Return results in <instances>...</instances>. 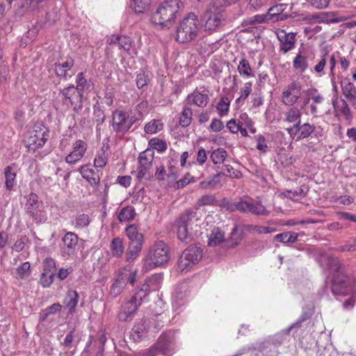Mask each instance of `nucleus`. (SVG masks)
<instances>
[{"label":"nucleus","mask_w":356,"mask_h":356,"mask_svg":"<svg viewBox=\"0 0 356 356\" xmlns=\"http://www.w3.org/2000/svg\"><path fill=\"white\" fill-rule=\"evenodd\" d=\"M136 122L134 116H130L127 111L115 110L112 113L111 126L113 130L118 134L127 133Z\"/></svg>","instance_id":"9"},{"label":"nucleus","mask_w":356,"mask_h":356,"mask_svg":"<svg viewBox=\"0 0 356 356\" xmlns=\"http://www.w3.org/2000/svg\"><path fill=\"white\" fill-rule=\"evenodd\" d=\"M153 160L154 156L151 151L146 150L140 154L137 169V177L139 179L144 178L149 174V171L152 166Z\"/></svg>","instance_id":"16"},{"label":"nucleus","mask_w":356,"mask_h":356,"mask_svg":"<svg viewBox=\"0 0 356 356\" xmlns=\"http://www.w3.org/2000/svg\"><path fill=\"white\" fill-rule=\"evenodd\" d=\"M136 270L131 271L127 269H124L120 271L115 282L113 283L111 287L110 293L113 297L119 296L126 286L127 284L134 285L136 281Z\"/></svg>","instance_id":"11"},{"label":"nucleus","mask_w":356,"mask_h":356,"mask_svg":"<svg viewBox=\"0 0 356 356\" xmlns=\"http://www.w3.org/2000/svg\"><path fill=\"white\" fill-rule=\"evenodd\" d=\"M231 178L239 179L242 177V173L237 170H234L230 165H224L222 167V170L219 173Z\"/></svg>","instance_id":"48"},{"label":"nucleus","mask_w":356,"mask_h":356,"mask_svg":"<svg viewBox=\"0 0 356 356\" xmlns=\"http://www.w3.org/2000/svg\"><path fill=\"white\" fill-rule=\"evenodd\" d=\"M315 126L308 122L302 124L300 131L298 136V140H302L308 138L315 131Z\"/></svg>","instance_id":"49"},{"label":"nucleus","mask_w":356,"mask_h":356,"mask_svg":"<svg viewBox=\"0 0 356 356\" xmlns=\"http://www.w3.org/2000/svg\"><path fill=\"white\" fill-rule=\"evenodd\" d=\"M30 267L31 265L29 262L26 261L23 263L16 269V278L24 279L28 277L30 274Z\"/></svg>","instance_id":"54"},{"label":"nucleus","mask_w":356,"mask_h":356,"mask_svg":"<svg viewBox=\"0 0 356 356\" xmlns=\"http://www.w3.org/2000/svg\"><path fill=\"white\" fill-rule=\"evenodd\" d=\"M200 25L197 16L190 13L179 22L177 29L176 40L181 43L194 40L198 35Z\"/></svg>","instance_id":"2"},{"label":"nucleus","mask_w":356,"mask_h":356,"mask_svg":"<svg viewBox=\"0 0 356 356\" xmlns=\"http://www.w3.org/2000/svg\"><path fill=\"white\" fill-rule=\"evenodd\" d=\"M305 19L314 20L318 23L331 24L339 23L346 20L343 17L338 16L337 12H322L307 16Z\"/></svg>","instance_id":"18"},{"label":"nucleus","mask_w":356,"mask_h":356,"mask_svg":"<svg viewBox=\"0 0 356 356\" xmlns=\"http://www.w3.org/2000/svg\"><path fill=\"white\" fill-rule=\"evenodd\" d=\"M90 224V218L87 214H78L74 220V226L77 229H83Z\"/></svg>","instance_id":"52"},{"label":"nucleus","mask_w":356,"mask_h":356,"mask_svg":"<svg viewBox=\"0 0 356 356\" xmlns=\"http://www.w3.org/2000/svg\"><path fill=\"white\" fill-rule=\"evenodd\" d=\"M79 172L82 177L86 179L92 186H97L99 184L100 177L98 173L90 167V165L81 166Z\"/></svg>","instance_id":"25"},{"label":"nucleus","mask_w":356,"mask_h":356,"mask_svg":"<svg viewBox=\"0 0 356 356\" xmlns=\"http://www.w3.org/2000/svg\"><path fill=\"white\" fill-rule=\"evenodd\" d=\"M136 216V211L133 207L127 206L123 207L118 216V219L120 222H129L134 220Z\"/></svg>","instance_id":"36"},{"label":"nucleus","mask_w":356,"mask_h":356,"mask_svg":"<svg viewBox=\"0 0 356 356\" xmlns=\"http://www.w3.org/2000/svg\"><path fill=\"white\" fill-rule=\"evenodd\" d=\"M341 106L340 108H337L336 102L333 101L332 104L333 107L336 112H340L345 118V119L348 121H350L353 118L350 109L348 106V103L346 100L341 99Z\"/></svg>","instance_id":"45"},{"label":"nucleus","mask_w":356,"mask_h":356,"mask_svg":"<svg viewBox=\"0 0 356 356\" xmlns=\"http://www.w3.org/2000/svg\"><path fill=\"white\" fill-rule=\"evenodd\" d=\"M79 294L75 290H69L64 298V305L69 309L70 314L75 312V308L78 304Z\"/></svg>","instance_id":"29"},{"label":"nucleus","mask_w":356,"mask_h":356,"mask_svg":"<svg viewBox=\"0 0 356 356\" xmlns=\"http://www.w3.org/2000/svg\"><path fill=\"white\" fill-rule=\"evenodd\" d=\"M93 115L95 122H97V129H99V126L103 124L105 121V115L103 110H102L99 106H94L93 109Z\"/></svg>","instance_id":"59"},{"label":"nucleus","mask_w":356,"mask_h":356,"mask_svg":"<svg viewBox=\"0 0 356 356\" xmlns=\"http://www.w3.org/2000/svg\"><path fill=\"white\" fill-rule=\"evenodd\" d=\"M163 280V275L161 274H154L151 277H148L145 282L142 284L138 289H143L146 287L145 291H144L145 298L147 297L149 291H156L160 286V284Z\"/></svg>","instance_id":"28"},{"label":"nucleus","mask_w":356,"mask_h":356,"mask_svg":"<svg viewBox=\"0 0 356 356\" xmlns=\"http://www.w3.org/2000/svg\"><path fill=\"white\" fill-rule=\"evenodd\" d=\"M149 146L151 148L156 149L160 152H163L167 149L166 143L164 140L157 138H152L149 142Z\"/></svg>","instance_id":"53"},{"label":"nucleus","mask_w":356,"mask_h":356,"mask_svg":"<svg viewBox=\"0 0 356 356\" xmlns=\"http://www.w3.org/2000/svg\"><path fill=\"white\" fill-rule=\"evenodd\" d=\"M329 53L327 49L322 51V55L317 64L314 66V71L316 73H322L327 62Z\"/></svg>","instance_id":"51"},{"label":"nucleus","mask_w":356,"mask_h":356,"mask_svg":"<svg viewBox=\"0 0 356 356\" xmlns=\"http://www.w3.org/2000/svg\"><path fill=\"white\" fill-rule=\"evenodd\" d=\"M76 86L75 88L80 91L81 93H83L84 90L88 89L89 88V83L85 78L83 72H80L77 74L76 79Z\"/></svg>","instance_id":"55"},{"label":"nucleus","mask_w":356,"mask_h":356,"mask_svg":"<svg viewBox=\"0 0 356 356\" xmlns=\"http://www.w3.org/2000/svg\"><path fill=\"white\" fill-rule=\"evenodd\" d=\"M237 70L241 76L246 77H251L254 76L252 69L249 62L245 58H242L240 60Z\"/></svg>","instance_id":"38"},{"label":"nucleus","mask_w":356,"mask_h":356,"mask_svg":"<svg viewBox=\"0 0 356 356\" xmlns=\"http://www.w3.org/2000/svg\"><path fill=\"white\" fill-rule=\"evenodd\" d=\"M227 209L230 211H238L243 213H251L256 216H267L270 211L260 201H254L251 198L241 199L239 202L226 204Z\"/></svg>","instance_id":"4"},{"label":"nucleus","mask_w":356,"mask_h":356,"mask_svg":"<svg viewBox=\"0 0 356 356\" xmlns=\"http://www.w3.org/2000/svg\"><path fill=\"white\" fill-rule=\"evenodd\" d=\"M306 95L311 97L312 101L309 105V108L311 113L314 116H317V104H321L324 101L323 96L316 88H309L306 91Z\"/></svg>","instance_id":"27"},{"label":"nucleus","mask_w":356,"mask_h":356,"mask_svg":"<svg viewBox=\"0 0 356 356\" xmlns=\"http://www.w3.org/2000/svg\"><path fill=\"white\" fill-rule=\"evenodd\" d=\"M340 83L343 96L352 103L353 106H356V88L355 85L348 78L343 79Z\"/></svg>","instance_id":"22"},{"label":"nucleus","mask_w":356,"mask_h":356,"mask_svg":"<svg viewBox=\"0 0 356 356\" xmlns=\"http://www.w3.org/2000/svg\"><path fill=\"white\" fill-rule=\"evenodd\" d=\"M49 138V131L42 124L36 125L24 139V143L29 151L35 152L44 146Z\"/></svg>","instance_id":"7"},{"label":"nucleus","mask_w":356,"mask_h":356,"mask_svg":"<svg viewBox=\"0 0 356 356\" xmlns=\"http://www.w3.org/2000/svg\"><path fill=\"white\" fill-rule=\"evenodd\" d=\"M216 201V197L212 194H206L201 196L197 201V204L199 207H204L208 205H213Z\"/></svg>","instance_id":"56"},{"label":"nucleus","mask_w":356,"mask_h":356,"mask_svg":"<svg viewBox=\"0 0 356 356\" xmlns=\"http://www.w3.org/2000/svg\"><path fill=\"white\" fill-rule=\"evenodd\" d=\"M111 251L113 257H119L124 252V245L122 240L119 238H114L111 243Z\"/></svg>","instance_id":"41"},{"label":"nucleus","mask_w":356,"mask_h":356,"mask_svg":"<svg viewBox=\"0 0 356 356\" xmlns=\"http://www.w3.org/2000/svg\"><path fill=\"white\" fill-rule=\"evenodd\" d=\"M283 195L292 200H298L305 196L304 191L301 188H297L294 190L286 191Z\"/></svg>","instance_id":"57"},{"label":"nucleus","mask_w":356,"mask_h":356,"mask_svg":"<svg viewBox=\"0 0 356 356\" xmlns=\"http://www.w3.org/2000/svg\"><path fill=\"white\" fill-rule=\"evenodd\" d=\"M241 240L242 235L238 232V225H235L230 233V236L227 239V245L230 248H234L240 243Z\"/></svg>","instance_id":"47"},{"label":"nucleus","mask_w":356,"mask_h":356,"mask_svg":"<svg viewBox=\"0 0 356 356\" xmlns=\"http://www.w3.org/2000/svg\"><path fill=\"white\" fill-rule=\"evenodd\" d=\"M183 7L182 0H165L153 13L152 22L163 28H169L175 22Z\"/></svg>","instance_id":"1"},{"label":"nucleus","mask_w":356,"mask_h":356,"mask_svg":"<svg viewBox=\"0 0 356 356\" xmlns=\"http://www.w3.org/2000/svg\"><path fill=\"white\" fill-rule=\"evenodd\" d=\"M6 187L8 190H11L15 183L16 170L12 165H8L5 168Z\"/></svg>","instance_id":"35"},{"label":"nucleus","mask_w":356,"mask_h":356,"mask_svg":"<svg viewBox=\"0 0 356 356\" xmlns=\"http://www.w3.org/2000/svg\"><path fill=\"white\" fill-rule=\"evenodd\" d=\"M202 257V249L197 246L191 245L181 255L178 261V268L181 271H188L197 264Z\"/></svg>","instance_id":"10"},{"label":"nucleus","mask_w":356,"mask_h":356,"mask_svg":"<svg viewBox=\"0 0 356 356\" xmlns=\"http://www.w3.org/2000/svg\"><path fill=\"white\" fill-rule=\"evenodd\" d=\"M286 4L280 3L270 8L267 13L268 19H270L271 23L286 19L288 15L283 14V12L286 9Z\"/></svg>","instance_id":"23"},{"label":"nucleus","mask_w":356,"mask_h":356,"mask_svg":"<svg viewBox=\"0 0 356 356\" xmlns=\"http://www.w3.org/2000/svg\"><path fill=\"white\" fill-rule=\"evenodd\" d=\"M79 242V236L74 232H67L62 238L60 247V255L65 259H68L76 253Z\"/></svg>","instance_id":"14"},{"label":"nucleus","mask_w":356,"mask_h":356,"mask_svg":"<svg viewBox=\"0 0 356 356\" xmlns=\"http://www.w3.org/2000/svg\"><path fill=\"white\" fill-rule=\"evenodd\" d=\"M216 108L220 115H226L229 108V102L227 98H222L218 103Z\"/></svg>","instance_id":"61"},{"label":"nucleus","mask_w":356,"mask_h":356,"mask_svg":"<svg viewBox=\"0 0 356 356\" xmlns=\"http://www.w3.org/2000/svg\"><path fill=\"white\" fill-rule=\"evenodd\" d=\"M208 237V245L215 247L225 241V232L219 227H213Z\"/></svg>","instance_id":"30"},{"label":"nucleus","mask_w":356,"mask_h":356,"mask_svg":"<svg viewBox=\"0 0 356 356\" xmlns=\"http://www.w3.org/2000/svg\"><path fill=\"white\" fill-rule=\"evenodd\" d=\"M61 93L65 99L69 101L74 111H78L82 108L83 93L76 90L74 85L64 88Z\"/></svg>","instance_id":"17"},{"label":"nucleus","mask_w":356,"mask_h":356,"mask_svg":"<svg viewBox=\"0 0 356 356\" xmlns=\"http://www.w3.org/2000/svg\"><path fill=\"white\" fill-rule=\"evenodd\" d=\"M220 174L214 175L207 180L202 181L200 183L199 186L202 189L215 188L217 186H222V183L220 179Z\"/></svg>","instance_id":"37"},{"label":"nucleus","mask_w":356,"mask_h":356,"mask_svg":"<svg viewBox=\"0 0 356 356\" xmlns=\"http://www.w3.org/2000/svg\"><path fill=\"white\" fill-rule=\"evenodd\" d=\"M243 230L250 233H255L258 234H269L275 232V229L274 228L257 225H243Z\"/></svg>","instance_id":"33"},{"label":"nucleus","mask_w":356,"mask_h":356,"mask_svg":"<svg viewBox=\"0 0 356 356\" xmlns=\"http://www.w3.org/2000/svg\"><path fill=\"white\" fill-rule=\"evenodd\" d=\"M142 250V247L129 245L126 252V259L128 262L134 261L138 256Z\"/></svg>","instance_id":"50"},{"label":"nucleus","mask_w":356,"mask_h":356,"mask_svg":"<svg viewBox=\"0 0 356 356\" xmlns=\"http://www.w3.org/2000/svg\"><path fill=\"white\" fill-rule=\"evenodd\" d=\"M309 5L317 10H323L328 8L330 0H309Z\"/></svg>","instance_id":"60"},{"label":"nucleus","mask_w":356,"mask_h":356,"mask_svg":"<svg viewBox=\"0 0 356 356\" xmlns=\"http://www.w3.org/2000/svg\"><path fill=\"white\" fill-rule=\"evenodd\" d=\"M40 203L38 201V196L35 194L31 193L27 200L26 209V212L37 221L39 220L40 216Z\"/></svg>","instance_id":"26"},{"label":"nucleus","mask_w":356,"mask_h":356,"mask_svg":"<svg viewBox=\"0 0 356 356\" xmlns=\"http://www.w3.org/2000/svg\"><path fill=\"white\" fill-rule=\"evenodd\" d=\"M195 181V177L191 176L189 173H187L183 178L177 181V188H181L188 184L194 182Z\"/></svg>","instance_id":"63"},{"label":"nucleus","mask_w":356,"mask_h":356,"mask_svg":"<svg viewBox=\"0 0 356 356\" xmlns=\"http://www.w3.org/2000/svg\"><path fill=\"white\" fill-rule=\"evenodd\" d=\"M145 289L146 287L143 288V289H136L131 299L124 302L118 314V318L120 321H128L132 319L138 307L145 300L144 291H145Z\"/></svg>","instance_id":"6"},{"label":"nucleus","mask_w":356,"mask_h":356,"mask_svg":"<svg viewBox=\"0 0 356 356\" xmlns=\"http://www.w3.org/2000/svg\"><path fill=\"white\" fill-rule=\"evenodd\" d=\"M298 234L293 232H286L275 236L274 239L283 243H294L297 241Z\"/></svg>","instance_id":"42"},{"label":"nucleus","mask_w":356,"mask_h":356,"mask_svg":"<svg viewBox=\"0 0 356 356\" xmlns=\"http://www.w3.org/2000/svg\"><path fill=\"white\" fill-rule=\"evenodd\" d=\"M209 100V97L204 90L201 91L196 88L193 92L188 95L185 102L187 105H195L204 108L207 105Z\"/></svg>","instance_id":"20"},{"label":"nucleus","mask_w":356,"mask_h":356,"mask_svg":"<svg viewBox=\"0 0 356 356\" xmlns=\"http://www.w3.org/2000/svg\"><path fill=\"white\" fill-rule=\"evenodd\" d=\"M156 353H160L165 356H172L174 353V344L172 338L170 334H162L159 337L155 346L143 352V356H153Z\"/></svg>","instance_id":"12"},{"label":"nucleus","mask_w":356,"mask_h":356,"mask_svg":"<svg viewBox=\"0 0 356 356\" xmlns=\"http://www.w3.org/2000/svg\"><path fill=\"white\" fill-rule=\"evenodd\" d=\"M225 19L226 15L224 9L214 6L212 2L210 3L202 17L205 30L210 31H216L220 28Z\"/></svg>","instance_id":"5"},{"label":"nucleus","mask_w":356,"mask_h":356,"mask_svg":"<svg viewBox=\"0 0 356 356\" xmlns=\"http://www.w3.org/2000/svg\"><path fill=\"white\" fill-rule=\"evenodd\" d=\"M163 129V124L160 120H152L145 126V131L148 134H154Z\"/></svg>","instance_id":"40"},{"label":"nucleus","mask_w":356,"mask_h":356,"mask_svg":"<svg viewBox=\"0 0 356 356\" xmlns=\"http://www.w3.org/2000/svg\"><path fill=\"white\" fill-rule=\"evenodd\" d=\"M126 234L129 239V245L143 247V235L139 233L138 227L135 225H130L126 228Z\"/></svg>","instance_id":"24"},{"label":"nucleus","mask_w":356,"mask_h":356,"mask_svg":"<svg viewBox=\"0 0 356 356\" xmlns=\"http://www.w3.org/2000/svg\"><path fill=\"white\" fill-rule=\"evenodd\" d=\"M302 95V85L298 81H293L288 84L282 91V102L289 106H293Z\"/></svg>","instance_id":"13"},{"label":"nucleus","mask_w":356,"mask_h":356,"mask_svg":"<svg viewBox=\"0 0 356 356\" xmlns=\"http://www.w3.org/2000/svg\"><path fill=\"white\" fill-rule=\"evenodd\" d=\"M194 219H197L196 211L188 209L185 211L177 220V236L179 241L187 243L192 240L189 227Z\"/></svg>","instance_id":"8"},{"label":"nucleus","mask_w":356,"mask_h":356,"mask_svg":"<svg viewBox=\"0 0 356 356\" xmlns=\"http://www.w3.org/2000/svg\"><path fill=\"white\" fill-rule=\"evenodd\" d=\"M277 37L280 42V50L286 54L295 47L296 35L293 33H286L281 30L277 33Z\"/></svg>","instance_id":"21"},{"label":"nucleus","mask_w":356,"mask_h":356,"mask_svg":"<svg viewBox=\"0 0 356 356\" xmlns=\"http://www.w3.org/2000/svg\"><path fill=\"white\" fill-rule=\"evenodd\" d=\"M252 83L251 82H246L243 87L241 89V95L238 98L236 99V102L240 103L245 100L252 92Z\"/></svg>","instance_id":"58"},{"label":"nucleus","mask_w":356,"mask_h":356,"mask_svg":"<svg viewBox=\"0 0 356 356\" xmlns=\"http://www.w3.org/2000/svg\"><path fill=\"white\" fill-rule=\"evenodd\" d=\"M107 156L104 151L102 150L101 153H99L94 160V165L96 168H103L107 163Z\"/></svg>","instance_id":"62"},{"label":"nucleus","mask_w":356,"mask_h":356,"mask_svg":"<svg viewBox=\"0 0 356 356\" xmlns=\"http://www.w3.org/2000/svg\"><path fill=\"white\" fill-rule=\"evenodd\" d=\"M308 66L307 58L300 53L298 54L293 60L294 70L303 73L308 68Z\"/></svg>","instance_id":"31"},{"label":"nucleus","mask_w":356,"mask_h":356,"mask_svg":"<svg viewBox=\"0 0 356 356\" xmlns=\"http://www.w3.org/2000/svg\"><path fill=\"white\" fill-rule=\"evenodd\" d=\"M151 0H132L131 7L136 13H144L150 6Z\"/></svg>","instance_id":"44"},{"label":"nucleus","mask_w":356,"mask_h":356,"mask_svg":"<svg viewBox=\"0 0 356 356\" xmlns=\"http://www.w3.org/2000/svg\"><path fill=\"white\" fill-rule=\"evenodd\" d=\"M55 72L58 76L66 77L67 72L74 65V60L68 58L63 63H55Z\"/></svg>","instance_id":"32"},{"label":"nucleus","mask_w":356,"mask_h":356,"mask_svg":"<svg viewBox=\"0 0 356 356\" xmlns=\"http://www.w3.org/2000/svg\"><path fill=\"white\" fill-rule=\"evenodd\" d=\"M192 115L193 111L191 108H189L187 104L184 106L183 111L181 113L180 118H179V124L182 127H188L192 120Z\"/></svg>","instance_id":"43"},{"label":"nucleus","mask_w":356,"mask_h":356,"mask_svg":"<svg viewBox=\"0 0 356 356\" xmlns=\"http://www.w3.org/2000/svg\"><path fill=\"white\" fill-rule=\"evenodd\" d=\"M169 258L167 245L163 241H158L149 248L144 260V267L146 270H151L165 264Z\"/></svg>","instance_id":"3"},{"label":"nucleus","mask_w":356,"mask_h":356,"mask_svg":"<svg viewBox=\"0 0 356 356\" xmlns=\"http://www.w3.org/2000/svg\"><path fill=\"white\" fill-rule=\"evenodd\" d=\"M109 43L111 44H118L120 48L126 51H129L131 46V39L127 36L112 35L110 38Z\"/></svg>","instance_id":"34"},{"label":"nucleus","mask_w":356,"mask_h":356,"mask_svg":"<svg viewBox=\"0 0 356 356\" xmlns=\"http://www.w3.org/2000/svg\"><path fill=\"white\" fill-rule=\"evenodd\" d=\"M227 156V152L222 148H218L211 152L210 159L214 164H220L225 161Z\"/></svg>","instance_id":"46"},{"label":"nucleus","mask_w":356,"mask_h":356,"mask_svg":"<svg viewBox=\"0 0 356 356\" xmlns=\"http://www.w3.org/2000/svg\"><path fill=\"white\" fill-rule=\"evenodd\" d=\"M88 148L87 143L82 140H77L72 144V151L65 157L66 163L74 164L84 156Z\"/></svg>","instance_id":"19"},{"label":"nucleus","mask_w":356,"mask_h":356,"mask_svg":"<svg viewBox=\"0 0 356 356\" xmlns=\"http://www.w3.org/2000/svg\"><path fill=\"white\" fill-rule=\"evenodd\" d=\"M302 113L300 110H299L296 107L291 106L285 113H284V121L289 123H292L296 121H299L301 119Z\"/></svg>","instance_id":"39"},{"label":"nucleus","mask_w":356,"mask_h":356,"mask_svg":"<svg viewBox=\"0 0 356 356\" xmlns=\"http://www.w3.org/2000/svg\"><path fill=\"white\" fill-rule=\"evenodd\" d=\"M356 288V279L355 277H345L340 280H334L332 291L336 296H347L353 293Z\"/></svg>","instance_id":"15"},{"label":"nucleus","mask_w":356,"mask_h":356,"mask_svg":"<svg viewBox=\"0 0 356 356\" xmlns=\"http://www.w3.org/2000/svg\"><path fill=\"white\" fill-rule=\"evenodd\" d=\"M54 281V273H43L40 277V284L43 287H49Z\"/></svg>","instance_id":"64"}]
</instances>
